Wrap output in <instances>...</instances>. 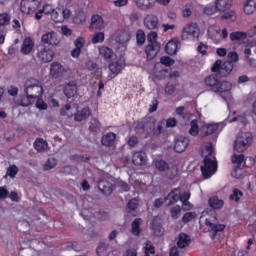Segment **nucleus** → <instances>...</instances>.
Here are the masks:
<instances>
[{
  "mask_svg": "<svg viewBox=\"0 0 256 256\" xmlns=\"http://www.w3.org/2000/svg\"><path fill=\"white\" fill-rule=\"evenodd\" d=\"M144 25L149 30L157 29L159 27V18L155 14H148L144 18Z\"/></svg>",
  "mask_w": 256,
  "mask_h": 256,
  "instance_id": "obj_16",
  "label": "nucleus"
},
{
  "mask_svg": "<svg viewBox=\"0 0 256 256\" xmlns=\"http://www.w3.org/2000/svg\"><path fill=\"white\" fill-rule=\"evenodd\" d=\"M232 163H235L236 165H243L245 163V155L243 154H233L231 157Z\"/></svg>",
  "mask_w": 256,
  "mask_h": 256,
  "instance_id": "obj_48",
  "label": "nucleus"
},
{
  "mask_svg": "<svg viewBox=\"0 0 256 256\" xmlns=\"http://www.w3.org/2000/svg\"><path fill=\"white\" fill-rule=\"evenodd\" d=\"M197 31H199V28H197V24L196 23L188 24L182 30L181 39L183 41H185V39L189 38V35L191 37H196Z\"/></svg>",
  "mask_w": 256,
  "mask_h": 256,
  "instance_id": "obj_14",
  "label": "nucleus"
},
{
  "mask_svg": "<svg viewBox=\"0 0 256 256\" xmlns=\"http://www.w3.org/2000/svg\"><path fill=\"white\" fill-rule=\"evenodd\" d=\"M137 131H144V133H151L155 129V120L151 117H145L136 125Z\"/></svg>",
  "mask_w": 256,
  "mask_h": 256,
  "instance_id": "obj_9",
  "label": "nucleus"
},
{
  "mask_svg": "<svg viewBox=\"0 0 256 256\" xmlns=\"http://www.w3.org/2000/svg\"><path fill=\"white\" fill-rule=\"evenodd\" d=\"M37 57L40 61H43V63H51L55 57V52L47 48V46L40 44L38 46Z\"/></svg>",
  "mask_w": 256,
  "mask_h": 256,
  "instance_id": "obj_7",
  "label": "nucleus"
},
{
  "mask_svg": "<svg viewBox=\"0 0 256 256\" xmlns=\"http://www.w3.org/2000/svg\"><path fill=\"white\" fill-rule=\"evenodd\" d=\"M205 225L206 227H209V231L212 233L211 239H215V237H217V233L225 231V224H217V216L206 218Z\"/></svg>",
  "mask_w": 256,
  "mask_h": 256,
  "instance_id": "obj_6",
  "label": "nucleus"
},
{
  "mask_svg": "<svg viewBox=\"0 0 256 256\" xmlns=\"http://www.w3.org/2000/svg\"><path fill=\"white\" fill-rule=\"evenodd\" d=\"M179 174V168L175 165L168 166L165 172L166 179H170V181H173L177 178V175Z\"/></svg>",
  "mask_w": 256,
  "mask_h": 256,
  "instance_id": "obj_33",
  "label": "nucleus"
},
{
  "mask_svg": "<svg viewBox=\"0 0 256 256\" xmlns=\"http://www.w3.org/2000/svg\"><path fill=\"white\" fill-rule=\"evenodd\" d=\"M124 68L125 59L121 57L109 64V69L113 75H119V73H121V70H123Z\"/></svg>",
  "mask_w": 256,
  "mask_h": 256,
  "instance_id": "obj_15",
  "label": "nucleus"
},
{
  "mask_svg": "<svg viewBox=\"0 0 256 256\" xmlns=\"http://www.w3.org/2000/svg\"><path fill=\"white\" fill-rule=\"evenodd\" d=\"M141 225H143V219L136 218L132 224H131V233L132 235H135L136 237H139V234L141 233Z\"/></svg>",
  "mask_w": 256,
  "mask_h": 256,
  "instance_id": "obj_31",
  "label": "nucleus"
},
{
  "mask_svg": "<svg viewBox=\"0 0 256 256\" xmlns=\"http://www.w3.org/2000/svg\"><path fill=\"white\" fill-rule=\"evenodd\" d=\"M24 87V93L27 95V97L39 99V97L43 95V86L41 85V82L35 78L27 79Z\"/></svg>",
  "mask_w": 256,
  "mask_h": 256,
  "instance_id": "obj_4",
  "label": "nucleus"
},
{
  "mask_svg": "<svg viewBox=\"0 0 256 256\" xmlns=\"http://www.w3.org/2000/svg\"><path fill=\"white\" fill-rule=\"evenodd\" d=\"M152 229L154 231V234L157 235L158 237H161L163 235V227L161 225H152Z\"/></svg>",
  "mask_w": 256,
  "mask_h": 256,
  "instance_id": "obj_61",
  "label": "nucleus"
},
{
  "mask_svg": "<svg viewBox=\"0 0 256 256\" xmlns=\"http://www.w3.org/2000/svg\"><path fill=\"white\" fill-rule=\"evenodd\" d=\"M202 157H204V165L201 166L202 175L205 179H209L217 171V161H215V150L212 143L204 146Z\"/></svg>",
  "mask_w": 256,
  "mask_h": 256,
  "instance_id": "obj_1",
  "label": "nucleus"
},
{
  "mask_svg": "<svg viewBox=\"0 0 256 256\" xmlns=\"http://www.w3.org/2000/svg\"><path fill=\"white\" fill-rule=\"evenodd\" d=\"M137 7L140 9H151L153 7V0H134Z\"/></svg>",
  "mask_w": 256,
  "mask_h": 256,
  "instance_id": "obj_41",
  "label": "nucleus"
},
{
  "mask_svg": "<svg viewBox=\"0 0 256 256\" xmlns=\"http://www.w3.org/2000/svg\"><path fill=\"white\" fill-rule=\"evenodd\" d=\"M160 63L161 65H165V67H171V65H175V60L169 56H163L160 58Z\"/></svg>",
  "mask_w": 256,
  "mask_h": 256,
  "instance_id": "obj_52",
  "label": "nucleus"
},
{
  "mask_svg": "<svg viewBox=\"0 0 256 256\" xmlns=\"http://www.w3.org/2000/svg\"><path fill=\"white\" fill-rule=\"evenodd\" d=\"M33 47H35L33 40H31V38L29 37L25 38L22 43L21 53H23V55H29V53L33 51Z\"/></svg>",
  "mask_w": 256,
  "mask_h": 256,
  "instance_id": "obj_27",
  "label": "nucleus"
},
{
  "mask_svg": "<svg viewBox=\"0 0 256 256\" xmlns=\"http://www.w3.org/2000/svg\"><path fill=\"white\" fill-rule=\"evenodd\" d=\"M64 95L68 98L71 99L72 97L75 96L77 93V83L75 82H69L68 84L65 85L64 87Z\"/></svg>",
  "mask_w": 256,
  "mask_h": 256,
  "instance_id": "obj_25",
  "label": "nucleus"
},
{
  "mask_svg": "<svg viewBox=\"0 0 256 256\" xmlns=\"http://www.w3.org/2000/svg\"><path fill=\"white\" fill-rule=\"evenodd\" d=\"M134 165H145L147 163V154L143 151L135 152L132 156Z\"/></svg>",
  "mask_w": 256,
  "mask_h": 256,
  "instance_id": "obj_24",
  "label": "nucleus"
},
{
  "mask_svg": "<svg viewBox=\"0 0 256 256\" xmlns=\"http://www.w3.org/2000/svg\"><path fill=\"white\" fill-rule=\"evenodd\" d=\"M61 11H62L63 21H65V19H69V17H71V10L70 9L62 7Z\"/></svg>",
  "mask_w": 256,
  "mask_h": 256,
  "instance_id": "obj_64",
  "label": "nucleus"
},
{
  "mask_svg": "<svg viewBox=\"0 0 256 256\" xmlns=\"http://www.w3.org/2000/svg\"><path fill=\"white\" fill-rule=\"evenodd\" d=\"M233 63L231 61H225L224 63L218 59L216 62L212 65L211 71L212 73H218L220 77H227V75H230L233 71Z\"/></svg>",
  "mask_w": 256,
  "mask_h": 256,
  "instance_id": "obj_5",
  "label": "nucleus"
},
{
  "mask_svg": "<svg viewBox=\"0 0 256 256\" xmlns=\"http://www.w3.org/2000/svg\"><path fill=\"white\" fill-rule=\"evenodd\" d=\"M136 40L138 45H143L145 43V32L143 30L137 31Z\"/></svg>",
  "mask_w": 256,
  "mask_h": 256,
  "instance_id": "obj_56",
  "label": "nucleus"
},
{
  "mask_svg": "<svg viewBox=\"0 0 256 256\" xmlns=\"http://www.w3.org/2000/svg\"><path fill=\"white\" fill-rule=\"evenodd\" d=\"M153 75L156 79H166L169 76V70L161 64H156L154 66Z\"/></svg>",
  "mask_w": 256,
  "mask_h": 256,
  "instance_id": "obj_20",
  "label": "nucleus"
},
{
  "mask_svg": "<svg viewBox=\"0 0 256 256\" xmlns=\"http://www.w3.org/2000/svg\"><path fill=\"white\" fill-rule=\"evenodd\" d=\"M127 207L129 209V211H135V209H137V207H139V200L137 198L131 199L128 202Z\"/></svg>",
  "mask_w": 256,
  "mask_h": 256,
  "instance_id": "obj_55",
  "label": "nucleus"
},
{
  "mask_svg": "<svg viewBox=\"0 0 256 256\" xmlns=\"http://www.w3.org/2000/svg\"><path fill=\"white\" fill-rule=\"evenodd\" d=\"M51 19L54 23H63V14L61 8H56L51 14Z\"/></svg>",
  "mask_w": 256,
  "mask_h": 256,
  "instance_id": "obj_38",
  "label": "nucleus"
},
{
  "mask_svg": "<svg viewBox=\"0 0 256 256\" xmlns=\"http://www.w3.org/2000/svg\"><path fill=\"white\" fill-rule=\"evenodd\" d=\"M243 11L246 15H253L256 11V2L255 0H245Z\"/></svg>",
  "mask_w": 256,
  "mask_h": 256,
  "instance_id": "obj_30",
  "label": "nucleus"
},
{
  "mask_svg": "<svg viewBox=\"0 0 256 256\" xmlns=\"http://www.w3.org/2000/svg\"><path fill=\"white\" fill-rule=\"evenodd\" d=\"M104 27H105V21L103 20V17H101L98 14L93 15L91 18L89 29L90 30L98 29L99 31H101V29H103Z\"/></svg>",
  "mask_w": 256,
  "mask_h": 256,
  "instance_id": "obj_19",
  "label": "nucleus"
},
{
  "mask_svg": "<svg viewBox=\"0 0 256 256\" xmlns=\"http://www.w3.org/2000/svg\"><path fill=\"white\" fill-rule=\"evenodd\" d=\"M187 147H189L188 138H185L184 136L178 137L174 145L176 153H183Z\"/></svg>",
  "mask_w": 256,
  "mask_h": 256,
  "instance_id": "obj_18",
  "label": "nucleus"
},
{
  "mask_svg": "<svg viewBox=\"0 0 256 256\" xmlns=\"http://www.w3.org/2000/svg\"><path fill=\"white\" fill-rule=\"evenodd\" d=\"M148 43H157V32H150L147 35Z\"/></svg>",
  "mask_w": 256,
  "mask_h": 256,
  "instance_id": "obj_63",
  "label": "nucleus"
},
{
  "mask_svg": "<svg viewBox=\"0 0 256 256\" xmlns=\"http://www.w3.org/2000/svg\"><path fill=\"white\" fill-rule=\"evenodd\" d=\"M129 39H131V34L127 31L118 30L114 34V41L119 43V45H125V43L129 42Z\"/></svg>",
  "mask_w": 256,
  "mask_h": 256,
  "instance_id": "obj_17",
  "label": "nucleus"
},
{
  "mask_svg": "<svg viewBox=\"0 0 256 256\" xmlns=\"http://www.w3.org/2000/svg\"><path fill=\"white\" fill-rule=\"evenodd\" d=\"M85 21H87V13L83 10L77 11L73 17V23H75V25H83Z\"/></svg>",
  "mask_w": 256,
  "mask_h": 256,
  "instance_id": "obj_32",
  "label": "nucleus"
},
{
  "mask_svg": "<svg viewBox=\"0 0 256 256\" xmlns=\"http://www.w3.org/2000/svg\"><path fill=\"white\" fill-rule=\"evenodd\" d=\"M230 0H217L216 1V9L218 11H225L226 9H229V7L231 6L229 4Z\"/></svg>",
  "mask_w": 256,
  "mask_h": 256,
  "instance_id": "obj_43",
  "label": "nucleus"
},
{
  "mask_svg": "<svg viewBox=\"0 0 256 256\" xmlns=\"http://www.w3.org/2000/svg\"><path fill=\"white\" fill-rule=\"evenodd\" d=\"M55 8L51 4L44 5L42 11L45 13V15H52Z\"/></svg>",
  "mask_w": 256,
  "mask_h": 256,
  "instance_id": "obj_62",
  "label": "nucleus"
},
{
  "mask_svg": "<svg viewBox=\"0 0 256 256\" xmlns=\"http://www.w3.org/2000/svg\"><path fill=\"white\" fill-rule=\"evenodd\" d=\"M181 195V188H174L167 197L164 198V201H168V206L175 205L179 201Z\"/></svg>",
  "mask_w": 256,
  "mask_h": 256,
  "instance_id": "obj_22",
  "label": "nucleus"
},
{
  "mask_svg": "<svg viewBox=\"0 0 256 256\" xmlns=\"http://www.w3.org/2000/svg\"><path fill=\"white\" fill-rule=\"evenodd\" d=\"M47 145V141L43 140V138H38L34 142V148L40 153L47 149Z\"/></svg>",
  "mask_w": 256,
  "mask_h": 256,
  "instance_id": "obj_39",
  "label": "nucleus"
},
{
  "mask_svg": "<svg viewBox=\"0 0 256 256\" xmlns=\"http://www.w3.org/2000/svg\"><path fill=\"white\" fill-rule=\"evenodd\" d=\"M217 129H219L218 123L204 124L200 127L199 137H201V139H205V137L213 135Z\"/></svg>",
  "mask_w": 256,
  "mask_h": 256,
  "instance_id": "obj_12",
  "label": "nucleus"
},
{
  "mask_svg": "<svg viewBox=\"0 0 256 256\" xmlns=\"http://www.w3.org/2000/svg\"><path fill=\"white\" fill-rule=\"evenodd\" d=\"M57 167V159L55 158H48L46 163L44 164V171H51V169H55Z\"/></svg>",
  "mask_w": 256,
  "mask_h": 256,
  "instance_id": "obj_44",
  "label": "nucleus"
},
{
  "mask_svg": "<svg viewBox=\"0 0 256 256\" xmlns=\"http://www.w3.org/2000/svg\"><path fill=\"white\" fill-rule=\"evenodd\" d=\"M170 215H171V218L174 220L179 219V215H181V206L176 205L172 207L170 210Z\"/></svg>",
  "mask_w": 256,
  "mask_h": 256,
  "instance_id": "obj_50",
  "label": "nucleus"
},
{
  "mask_svg": "<svg viewBox=\"0 0 256 256\" xmlns=\"http://www.w3.org/2000/svg\"><path fill=\"white\" fill-rule=\"evenodd\" d=\"M253 145V133L240 132L236 135L233 149L236 153H245Z\"/></svg>",
  "mask_w": 256,
  "mask_h": 256,
  "instance_id": "obj_3",
  "label": "nucleus"
},
{
  "mask_svg": "<svg viewBox=\"0 0 256 256\" xmlns=\"http://www.w3.org/2000/svg\"><path fill=\"white\" fill-rule=\"evenodd\" d=\"M117 135L113 132H108L106 135L102 136L101 143L105 147H111L115 143Z\"/></svg>",
  "mask_w": 256,
  "mask_h": 256,
  "instance_id": "obj_29",
  "label": "nucleus"
},
{
  "mask_svg": "<svg viewBox=\"0 0 256 256\" xmlns=\"http://www.w3.org/2000/svg\"><path fill=\"white\" fill-rule=\"evenodd\" d=\"M9 21H11V16H9V14H0V27H3V25H9Z\"/></svg>",
  "mask_w": 256,
  "mask_h": 256,
  "instance_id": "obj_54",
  "label": "nucleus"
},
{
  "mask_svg": "<svg viewBox=\"0 0 256 256\" xmlns=\"http://www.w3.org/2000/svg\"><path fill=\"white\" fill-rule=\"evenodd\" d=\"M200 131L201 129H199V124H197V120H192L190 122L189 134L192 135V137H197Z\"/></svg>",
  "mask_w": 256,
  "mask_h": 256,
  "instance_id": "obj_40",
  "label": "nucleus"
},
{
  "mask_svg": "<svg viewBox=\"0 0 256 256\" xmlns=\"http://www.w3.org/2000/svg\"><path fill=\"white\" fill-rule=\"evenodd\" d=\"M75 49L71 51L72 57H79L81 55V49H83L85 45V40L83 38H77L74 41Z\"/></svg>",
  "mask_w": 256,
  "mask_h": 256,
  "instance_id": "obj_28",
  "label": "nucleus"
},
{
  "mask_svg": "<svg viewBox=\"0 0 256 256\" xmlns=\"http://www.w3.org/2000/svg\"><path fill=\"white\" fill-rule=\"evenodd\" d=\"M99 53L102 57H105L106 59H111V57H113V50L107 46L100 47Z\"/></svg>",
  "mask_w": 256,
  "mask_h": 256,
  "instance_id": "obj_42",
  "label": "nucleus"
},
{
  "mask_svg": "<svg viewBox=\"0 0 256 256\" xmlns=\"http://www.w3.org/2000/svg\"><path fill=\"white\" fill-rule=\"evenodd\" d=\"M216 11H218L217 6L214 5H209L204 8L205 15H213Z\"/></svg>",
  "mask_w": 256,
  "mask_h": 256,
  "instance_id": "obj_59",
  "label": "nucleus"
},
{
  "mask_svg": "<svg viewBox=\"0 0 256 256\" xmlns=\"http://www.w3.org/2000/svg\"><path fill=\"white\" fill-rule=\"evenodd\" d=\"M191 243V237L187 235L186 233H180L177 238V247L179 249H185V247H188V245Z\"/></svg>",
  "mask_w": 256,
  "mask_h": 256,
  "instance_id": "obj_26",
  "label": "nucleus"
},
{
  "mask_svg": "<svg viewBox=\"0 0 256 256\" xmlns=\"http://www.w3.org/2000/svg\"><path fill=\"white\" fill-rule=\"evenodd\" d=\"M39 5H41L39 0H22L20 3V9L22 13L31 15V13H35V11L39 9Z\"/></svg>",
  "mask_w": 256,
  "mask_h": 256,
  "instance_id": "obj_8",
  "label": "nucleus"
},
{
  "mask_svg": "<svg viewBox=\"0 0 256 256\" xmlns=\"http://www.w3.org/2000/svg\"><path fill=\"white\" fill-rule=\"evenodd\" d=\"M154 166L160 173H165L169 169V164L165 160L156 159L153 161Z\"/></svg>",
  "mask_w": 256,
  "mask_h": 256,
  "instance_id": "obj_37",
  "label": "nucleus"
},
{
  "mask_svg": "<svg viewBox=\"0 0 256 256\" xmlns=\"http://www.w3.org/2000/svg\"><path fill=\"white\" fill-rule=\"evenodd\" d=\"M145 254L144 256L155 255V246L151 243V241H147L144 246Z\"/></svg>",
  "mask_w": 256,
  "mask_h": 256,
  "instance_id": "obj_47",
  "label": "nucleus"
},
{
  "mask_svg": "<svg viewBox=\"0 0 256 256\" xmlns=\"http://www.w3.org/2000/svg\"><path fill=\"white\" fill-rule=\"evenodd\" d=\"M160 51H161V44H159V42L148 43L145 49L147 59H149L150 61L151 59H155V57H157Z\"/></svg>",
  "mask_w": 256,
  "mask_h": 256,
  "instance_id": "obj_13",
  "label": "nucleus"
},
{
  "mask_svg": "<svg viewBox=\"0 0 256 256\" xmlns=\"http://www.w3.org/2000/svg\"><path fill=\"white\" fill-rule=\"evenodd\" d=\"M194 219H195V213L188 212V213L184 214V216L182 217V222L189 223V222L193 221Z\"/></svg>",
  "mask_w": 256,
  "mask_h": 256,
  "instance_id": "obj_57",
  "label": "nucleus"
},
{
  "mask_svg": "<svg viewBox=\"0 0 256 256\" xmlns=\"http://www.w3.org/2000/svg\"><path fill=\"white\" fill-rule=\"evenodd\" d=\"M208 204L212 209H223L224 202L220 200L217 196L209 198Z\"/></svg>",
  "mask_w": 256,
  "mask_h": 256,
  "instance_id": "obj_35",
  "label": "nucleus"
},
{
  "mask_svg": "<svg viewBox=\"0 0 256 256\" xmlns=\"http://www.w3.org/2000/svg\"><path fill=\"white\" fill-rule=\"evenodd\" d=\"M61 73H63V66L57 62H54L50 67V75L57 78L59 75H61Z\"/></svg>",
  "mask_w": 256,
  "mask_h": 256,
  "instance_id": "obj_36",
  "label": "nucleus"
},
{
  "mask_svg": "<svg viewBox=\"0 0 256 256\" xmlns=\"http://www.w3.org/2000/svg\"><path fill=\"white\" fill-rule=\"evenodd\" d=\"M228 61H231V63H237L239 61V54H237V52H229Z\"/></svg>",
  "mask_w": 256,
  "mask_h": 256,
  "instance_id": "obj_60",
  "label": "nucleus"
},
{
  "mask_svg": "<svg viewBox=\"0 0 256 256\" xmlns=\"http://www.w3.org/2000/svg\"><path fill=\"white\" fill-rule=\"evenodd\" d=\"M41 42L44 45H51L52 47H57L59 43H61V40L59 39V36L55 32H47L42 35Z\"/></svg>",
  "mask_w": 256,
  "mask_h": 256,
  "instance_id": "obj_10",
  "label": "nucleus"
},
{
  "mask_svg": "<svg viewBox=\"0 0 256 256\" xmlns=\"http://www.w3.org/2000/svg\"><path fill=\"white\" fill-rule=\"evenodd\" d=\"M244 54L250 65L256 67V43H251L245 46Z\"/></svg>",
  "mask_w": 256,
  "mask_h": 256,
  "instance_id": "obj_11",
  "label": "nucleus"
},
{
  "mask_svg": "<svg viewBox=\"0 0 256 256\" xmlns=\"http://www.w3.org/2000/svg\"><path fill=\"white\" fill-rule=\"evenodd\" d=\"M105 41V33L98 32L92 38V43H103Z\"/></svg>",
  "mask_w": 256,
  "mask_h": 256,
  "instance_id": "obj_53",
  "label": "nucleus"
},
{
  "mask_svg": "<svg viewBox=\"0 0 256 256\" xmlns=\"http://www.w3.org/2000/svg\"><path fill=\"white\" fill-rule=\"evenodd\" d=\"M241 197H243V192L239 189H234L230 195V200L239 203V199H241Z\"/></svg>",
  "mask_w": 256,
  "mask_h": 256,
  "instance_id": "obj_51",
  "label": "nucleus"
},
{
  "mask_svg": "<svg viewBox=\"0 0 256 256\" xmlns=\"http://www.w3.org/2000/svg\"><path fill=\"white\" fill-rule=\"evenodd\" d=\"M91 116V109H89V107H85L83 108L80 112H78L77 114H75L74 119L75 121H85V119H87V117Z\"/></svg>",
  "mask_w": 256,
  "mask_h": 256,
  "instance_id": "obj_34",
  "label": "nucleus"
},
{
  "mask_svg": "<svg viewBox=\"0 0 256 256\" xmlns=\"http://www.w3.org/2000/svg\"><path fill=\"white\" fill-rule=\"evenodd\" d=\"M90 131H92V133H99V131H101V123L99 122V120L95 118L91 119Z\"/></svg>",
  "mask_w": 256,
  "mask_h": 256,
  "instance_id": "obj_45",
  "label": "nucleus"
},
{
  "mask_svg": "<svg viewBox=\"0 0 256 256\" xmlns=\"http://www.w3.org/2000/svg\"><path fill=\"white\" fill-rule=\"evenodd\" d=\"M17 173H19V168H17V166L12 165L8 168L7 170V175H9V177H15V175H17Z\"/></svg>",
  "mask_w": 256,
  "mask_h": 256,
  "instance_id": "obj_58",
  "label": "nucleus"
},
{
  "mask_svg": "<svg viewBox=\"0 0 256 256\" xmlns=\"http://www.w3.org/2000/svg\"><path fill=\"white\" fill-rule=\"evenodd\" d=\"M98 189L105 195L106 197H109L111 193H113V184L107 180H100L98 182Z\"/></svg>",
  "mask_w": 256,
  "mask_h": 256,
  "instance_id": "obj_21",
  "label": "nucleus"
},
{
  "mask_svg": "<svg viewBox=\"0 0 256 256\" xmlns=\"http://www.w3.org/2000/svg\"><path fill=\"white\" fill-rule=\"evenodd\" d=\"M204 83L207 87H210V90L214 93H218L219 95H221V93H229V91H231V83L227 81H219L216 74L207 76Z\"/></svg>",
  "mask_w": 256,
  "mask_h": 256,
  "instance_id": "obj_2",
  "label": "nucleus"
},
{
  "mask_svg": "<svg viewBox=\"0 0 256 256\" xmlns=\"http://www.w3.org/2000/svg\"><path fill=\"white\" fill-rule=\"evenodd\" d=\"M60 115L63 117H73V110L71 108V104H66L64 107L60 109Z\"/></svg>",
  "mask_w": 256,
  "mask_h": 256,
  "instance_id": "obj_46",
  "label": "nucleus"
},
{
  "mask_svg": "<svg viewBox=\"0 0 256 256\" xmlns=\"http://www.w3.org/2000/svg\"><path fill=\"white\" fill-rule=\"evenodd\" d=\"M177 49H179V40L177 38H173L165 46V51L168 55H176Z\"/></svg>",
  "mask_w": 256,
  "mask_h": 256,
  "instance_id": "obj_23",
  "label": "nucleus"
},
{
  "mask_svg": "<svg viewBox=\"0 0 256 256\" xmlns=\"http://www.w3.org/2000/svg\"><path fill=\"white\" fill-rule=\"evenodd\" d=\"M247 37L246 33L243 32H232L230 34V40L231 41H241Z\"/></svg>",
  "mask_w": 256,
  "mask_h": 256,
  "instance_id": "obj_49",
  "label": "nucleus"
}]
</instances>
